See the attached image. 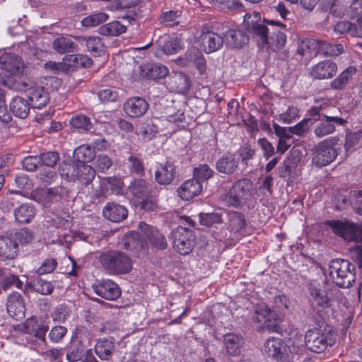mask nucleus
Listing matches in <instances>:
<instances>
[{
	"label": "nucleus",
	"mask_w": 362,
	"mask_h": 362,
	"mask_svg": "<svg viewBox=\"0 0 362 362\" xmlns=\"http://www.w3.org/2000/svg\"><path fill=\"white\" fill-rule=\"evenodd\" d=\"M244 339L236 334H228L224 337V345L228 354L238 356Z\"/></svg>",
	"instance_id": "a18cd8bd"
},
{
	"label": "nucleus",
	"mask_w": 362,
	"mask_h": 362,
	"mask_svg": "<svg viewBox=\"0 0 362 362\" xmlns=\"http://www.w3.org/2000/svg\"><path fill=\"white\" fill-rule=\"evenodd\" d=\"M214 175V171L208 164H200L199 166L194 168L193 177L199 180V182L202 183L206 181Z\"/></svg>",
	"instance_id": "4d7b16f0"
},
{
	"label": "nucleus",
	"mask_w": 362,
	"mask_h": 362,
	"mask_svg": "<svg viewBox=\"0 0 362 362\" xmlns=\"http://www.w3.org/2000/svg\"><path fill=\"white\" fill-rule=\"evenodd\" d=\"M339 138L332 136L319 142L312 150V163L317 167H324L335 160L338 156V151L335 146Z\"/></svg>",
	"instance_id": "423d86ee"
},
{
	"label": "nucleus",
	"mask_w": 362,
	"mask_h": 362,
	"mask_svg": "<svg viewBox=\"0 0 362 362\" xmlns=\"http://www.w3.org/2000/svg\"><path fill=\"white\" fill-rule=\"evenodd\" d=\"M32 106L22 97H15L10 103V110L13 114L19 118H26Z\"/></svg>",
	"instance_id": "f704fd0d"
},
{
	"label": "nucleus",
	"mask_w": 362,
	"mask_h": 362,
	"mask_svg": "<svg viewBox=\"0 0 362 362\" xmlns=\"http://www.w3.org/2000/svg\"><path fill=\"white\" fill-rule=\"evenodd\" d=\"M63 61L66 65L74 68H88L93 64V60L89 57L81 54H66Z\"/></svg>",
	"instance_id": "e433bc0d"
},
{
	"label": "nucleus",
	"mask_w": 362,
	"mask_h": 362,
	"mask_svg": "<svg viewBox=\"0 0 362 362\" xmlns=\"http://www.w3.org/2000/svg\"><path fill=\"white\" fill-rule=\"evenodd\" d=\"M70 341L87 349L91 345L92 334L86 327L77 325L71 333Z\"/></svg>",
	"instance_id": "7c9ffc66"
},
{
	"label": "nucleus",
	"mask_w": 362,
	"mask_h": 362,
	"mask_svg": "<svg viewBox=\"0 0 362 362\" xmlns=\"http://www.w3.org/2000/svg\"><path fill=\"white\" fill-rule=\"evenodd\" d=\"M34 238L33 233L28 228H21L15 233V241L21 245H26L32 242Z\"/></svg>",
	"instance_id": "052dcab7"
},
{
	"label": "nucleus",
	"mask_w": 362,
	"mask_h": 362,
	"mask_svg": "<svg viewBox=\"0 0 362 362\" xmlns=\"http://www.w3.org/2000/svg\"><path fill=\"white\" fill-rule=\"evenodd\" d=\"M123 248L136 252L145 251L147 249V242L141 237L139 233L128 232L123 238Z\"/></svg>",
	"instance_id": "5701e85b"
},
{
	"label": "nucleus",
	"mask_w": 362,
	"mask_h": 362,
	"mask_svg": "<svg viewBox=\"0 0 362 362\" xmlns=\"http://www.w3.org/2000/svg\"><path fill=\"white\" fill-rule=\"evenodd\" d=\"M226 43L232 48H241L249 42L248 36L241 30L230 29L226 35Z\"/></svg>",
	"instance_id": "c85d7f7f"
},
{
	"label": "nucleus",
	"mask_w": 362,
	"mask_h": 362,
	"mask_svg": "<svg viewBox=\"0 0 362 362\" xmlns=\"http://www.w3.org/2000/svg\"><path fill=\"white\" fill-rule=\"evenodd\" d=\"M319 49V40L313 38H305L298 42L297 53L301 56L305 54H317Z\"/></svg>",
	"instance_id": "ea45409f"
},
{
	"label": "nucleus",
	"mask_w": 362,
	"mask_h": 362,
	"mask_svg": "<svg viewBox=\"0 0 362 362\" xmlns=\"http://www.w3.org/2000/svg\"><path fill=\"white\" fill-rule=\"evenodd\" d=\"M18 244L8 237L0 236V257L13 259L17 257Z\"/></svg>",
	"instance_id": "c756f323"
},
{
	"label": "nucleus",
	"mask_w": 362,
	"mask_h": 362,
	"mask_svg": "<svg viewBox=\"0 0 362 362\" xmlns=\"http://www.w3.org/2000/svg\"><path fill=\"white\" fill-rule=\"evenodd\" d=\"M40 158L42 165L54 167L59 160V154L57 151H48L41 153Z\"/></svg>",
	"instance_id": "69168bd1"
},
{
	"label": "nucleus",
	"mask_w": 362,
	"mask_h": 362,
	"mask_svg": "<svg viewBox=\"0 0 362 362\" xmlns=\"http://www.w3.org/2000/svg\"><path fill=\"white\" fill-rule=\"evenodd\" d=\"M226 199L228 205L235 208L251 204L255 200L252 181L250 178L236 180L230 189Z\"/></svg>",
	"instance_id": "7ed1b4c3"
},
{
	"label": "nucleus",
	"mask_w": 362,
	"mask_h": 362,
	"mask_svg": "<svg viewBox=\"0 0 362 362\" xmlns=\"http://www.w3.org/2000/svg\"><path fill=\"white\" fill-rule=\"evenodd\" d=\"M122 168L125 174L140 177L145 175V166L143 160L132 154L123 160Z\"/></svg>",
	"instance_id": "a878e982"
},
{
	"label": "nucleus",
	"mask_w": 362,
	"mask_h": 362,
	"mask_svg": "<svg viewBox=\"0 0 362 362\" xmlns=\"http://www.w3.org/2000/svg\"><path fill=\"white\" fill-rule=\"evenodd\" d=\"M151 189L148 183L144 179L135 178L134 179L128 186L127 192L135 199V202H138L141 199L148 198L151 196Z\"/></svg>",
	"instance_id": "aec40b11"
},
{
	"label": "nucleus",
	"mask_w": 362,
	"mask_h": 362,
	"mask_svg": "<svg viewBox=\"0 0 362 362\" xmlns=\"http://www.w3.org/2000/svg\"><path fill=\"white\" fill-rule=\"evenodd\" d=\"M148 109V103L141 97H132L127 99L123 105L124 112L132 117L144 115Z\"/></svg>",
	"instance_id": "dca6fc26"
},
{
	"label": "nucleus",
	"mask_w": 362,
	"mask_h": 362,
	"mask_svg": "<svg viewBox=\"0 0 362 362\" xmlns=\"http://www.w3.org/2000/svg\"><path fill=\"white\" fill-rule=\"evenodd\" d=\"M349 202L356 214L362 216V190H351Z\"/></svg>",
	"instance_id": "680f3d73"
},
{
	"label": "nucleus",
	"mask_w": 362,
	"mask_h": 362,
	"mask_svg": "<svg viewBox=\"0 0 362 362\" xmlns=\"http://www.w3.org/2000/svg\"><path fill=\"white\" fill-rule=\"evenodd\" d=\"M199 40L206 53H212L220 49L223 44V38L211 30L208 25L203 27Z\"/></svg>",
	"instance_id": "ddd939ff"
},
{
	"label": "nucleus",
	"mask_w": 362,
	"mask_h": 362,
	"mask_svg": "<svg viewBox=\"0 0 362 362\" xmlns=\"http://www.w3.org/2000/svg\"><path fill=\"white\" fill-rule=\"evenodd\" d=\"M75 164H87L95 158L94 149L89 145H81L74 151Z\"/></svg>",
	"instance_id": "58836bf2"
},
{
	"label": "nucleus",
	"mask_w": 362,
	"mask_h": 362,
	"mask_svg": "<svg viewBox=\"0 0 362 362\" xmlns=\"http://www.w3.org/2000/svg\"><path fill=\"white\" fill-rule=\"evenodd\" d=\"M344 52V47L341 44H332L327 41L319 40V49L317 54L325 56H338Z\"/></svg>",
	"instance_id": "8fccbe9b"
},
{
	"label": "nucleus",
	"mask_w": 362,
	"mask_h": 362,
	"mask_svg": "<svg viewBox=\"0 0 362 362\" xmlns=\"http://www.w3.org/2000/svg\"><path fill=\"white\" fill-rule=\"evenodd\" d=\"M108 16L106 13L100 12L85 17L81 23L84 27H93L105 22Z\"/></svg>",
	"instance_id": "13d9d810"
},
{
	"label": "nucleus",
	"mask_w": 362,
	"mask_h": 362,
	"mask_svg": "<svg viewBox=\"0 0 362 362\" xmlns=\"http://www.w3.org/2000/svg\"><path fill=\"white\" fill-rule=\"evenodd\" d=\"M272 309L265 303H257L251 319L255 323H264L262 329L269 332H279L281 329L277 319L271 318Z\"/></svg>",
	"instance_id": "9d476101"
},
{
	"label": "nucleus",
	"mask_w": 362,
	"mask_h": 362,
	"mask_svg": "<svg viewBox=\"0 0 362 362\" xmlns=\"http://www.w3.org/2000/svg\"><path fill=\"white\" fill-rule=\"evenodd\" d=\"M6 309L8 315L16 320L24 317L25 308L23 299L18 292H13L8 296Z\"/></svg>",
	"instance_id": "a211bd4d"
},
{
	"label": "nucleus",
	"mask_w": 362,
	"mask_h": 362,
	"mask_svg": "<svg viewBox=\"0 0 362 362\" xmlns=\"http://www.w3.org/2000/svg\"><path fill=\"white\" fill-rule=\"evenodd\" d=\"M107 190H110L111 194L115 195H122L124 194L125 185L123 180L119 177H108L103 180Z\"/></svg>",
	"instance_id": "3c124183"
},
{
	"label": "nucleus",
	"mask_w": 362,
	"mask_h": 362,
	"mask_svg": "<svg viewBox=\"0 0 362 362\" xmlns=\"http://www.w3.org/2000/svg\"><path fill=\"white\" fill-rule=\"evenodd\" d=\"M92 288L95 294L109 300H116L122 293L119 286L110 279L98 281Z\"/></svg>",
	"instance_id": "f8f14e48"
},
{
	"label": "nucleus",
	"mask_w": 362,
	"mask_h": 362,
	"mask_svg": "<svg viewBox=\"0 0 362 362\" xmlns=\"http://www.w3.org/2000/svg\"><path fill=\"white\" fill-rule=\"evenodd\" d=\"M27 86L26 83H23L25 90L28 91V97L33 108L41 109L47 104L49 100V93L43 87L37 86L27 89Z\"/></svg>",
	"instance_id": "412c9836"
},
{
	"label": "nucleus",
	"mask_w": 362,
	"mask_h": 362,
	"mask_svg": "<svg viewBox=\"0 0 362 362\" xmlns=\"http://www.w3.org/2000/svg\"><path fill=\"white\" fill-rule=\"evenodd\" d=\"M36 214L35 208L30 204H23L14 210V216L20 223H30Z\"/></svg>",
	"instance_id": "c9c22d12"
},
{
	"label": "nucleus",
	"mask_w": 362,
	"mask_h": 362,
	"mask_svg": "<svg viewBox=\"0 0 362 362\" xmlns=\"http://www.w3.org/2000/svg\"><path fill=\"white\" fill-rule=\"evenodd\" d=\"M175 84V90L177 93L186 95L189 93L192 86L190 78L183 72H177L173 77Z\"/></svg>",
	"instance_id": "37998d69"
},
{
	"label": "nucleus",
	"mask_w": 362,
	"mask_h": 362,
	"mask_svg": "<svg viewBox=\"0 0 362 362\" xmlns=\"http://www.w3.org/2000/svg\"><path fill=\"white\" fill-rule=\"evenodd\" d=\"M309 300L311 303V310L309 314L317 320L320 312L329 308L334 302V296L331 289L316 281H311L307 285Z\"/></svg>",
	"instance_id": "f03ea898"
},
{
	"label": "nucleus",
	"mask_w": 362,
	"mask_h": 362,
	"mask_svg": "<svg viewBox=\"0 0 362 362\" xmlns=\"http://www.w3.org/2000/svg\"><path fill=\"white\" fill-rule=\"evenodd\" d=\"M98 260L104 270L112 275L127 274L133 268L131 257L125 252L119 250L103 252L99 255Z\"/></svg>",
	"instance_id": "f257e3e1"
},
{
	"label": "nucleus",
	"mask_w": 362,
	"mask_h": 362,
	"mask_svg": "<svg viewBox=\"0 0 362 362\" xmlns=\"http://www.w3.org/2000/svg\"><path fill=\"white\" fill-rule=\"evenodd\" d=\"M52 47L57 52L65 54L74 52L77 45L71 38L62 36L53 41Z\"/></svg>",
	"instance_id": "79ce46f5"
},
{
	"label": "nucleus",
	"mask_w": 362,
	"mask_h": 362,
	"mask_svg": "<svg viewBox=\"0 0 362 362\" xmlns=\"http://www.w3.org/2000/svg\"><path fill=\"white\" fill-rule=\"evenodd\" d=\"M300 117V110L296 106H288L286 110L279 115L280 120L285 124H291Z\"/></svg>",
	"instance_id": "bf43d9fd"
},
{
	"label": "nucleus",
	"mask_w": 362,
	"mask_h": 362,
	"mask_svg": "<svg viewBox=\"0 0 362 362\" xmlns=\"http://www.w3.org/2000/svg\"><path fill=\"white\" fill-rule=\"evenodd\" d=\"M115 349L113 338H103L97 341L95 344V352L101 360H108Z\"/></svg>",
	"instance_id": "72a5a7b5"
},
{
	"label": "nucleus",
	"mask_w": 362,
	"mask_h": 362,
	"mask_svg": "<svg viewBox=\"0 0 362 362\" xmlns=\"http://www.w3.org/2000/svg\"><path fill=\"white\" fill-rule=\"evenodd\" d=\"M67 333L66 327L62 325L53 327L48 333L49 340L53 343H59L62 341L63 338Z\"/></svg>",
	"instance_id": "e2e57ef3"
},
{
	"label": "nucleus",
	"mask_w": 362,
	"mask_h": 362,
	"mask_svg": "<svg viewBox=\"0 0 362 362\" xmlns=\"http://www.w3.org/2000/svg\"><path fill=\"white\" fill-rule=\"evenodd\" d=\"M16 329L25 334H33L43 344H46L47 343L46 334L49 329V325L45 320L31 316L18 325Z\"/></svg>",
	"instance_id": "1a4fd4ad"
},
{
	"label": "nucleus",
	"mask_w": 362,
	"mask_h": 362,
	"mask_svg": "<svg viewBox=\"0 0 362 362\" xmlns=\"http://www.w3.org/2000/svg\"><path fill=\"white\" fill-rule=\"evenodd\" d=\"M182 48L181 40L178 38H172L166 40L162 45L158 46L156 55H172L177 54Z\"/></svg>",
	"instance_id": "a19ab883"
},
{
	"label": "nucleus",
	"mask_w": 362,
	"mask_h": 362,
	"mask_svg": "<svg viewBox=\"0 0 362 362\" xmlns=\"http://www.w3.org/2000/svg\"><path fill=\"white\" fill-rule=\"evenodd\" d=\"M1 68L10 73L18 74L22 72L23 62L22 59L16 54L5 53L0 57Z\"/></svg>",
	"instance_id": "b1692460"
},
{
	"label": "nucleus",
	"mask_w": 362,
	"mask_h": 362,
	"mask_svg": "<svg viewBox=\"0 0 362 362\" xmlns=\"http://www.w3.org/2000/svg\"><path fill=\"white\" fill-rule=\"evenodd\" d=\"M285 350L284 341L281 339L274 337L268 338L262 346L263 354L276 361H279L283 358Z\"/></svg>",
	"instance_id": "2eb2a0df"
},
{
	"label": "nucleus",
	"mask_w": 362,
	"mask_h": 362,
	"mask_svg": "<svg viewBox=\"0 0 362 362\" xmlns=\"http://www.w3.org/2000/svg\"><path fill=\"white\" fill-rule=\"evenodd\" d=\"M239 159L233 153H227L218 158L215 165L216 170L221 174L232 175L238 168Z\"/></svg>",
	"instance_id": "393cba45"
},
{
	"label": "nucleus",
	"mask_w": 362,
	"mask_h": 362,
	"mask_svg": "<svg viewBox=\"0 0 362 362\" xmlns=\"http://www.w3.org/2000/svg\"><path fill=\"white\" fill-rule=\"evenodd\" d=\"M321 123L315 129L314 134L317 138H322L334 133L336 127L344 126L346 120L338 115L330 116L323 114Z\"/></svg>",
	"instance_id": "9b49d317"
},
{
	"label": "nucleus",
	"mask_w": 362,
	"mask_h": 362,
	"mask_svg": "<svg viewBox=\"0 0 362 362\" xmlns=\"http://www.w3.org/2000/svg\"><path fill=\"white\" fill-rule=\"evenodd\" d=\"M337 64L331 59H325L312 66L310 76L318 80L333 78L337 72Z\"/></svg>",
	"instance_id": "4468645a"
},
{
	"label": "nucleus",
	"mask_w": 362,
	"mask_h": 362,
	"mask_svg": "<svg viewBox=\"0 0 362 362\" xmlns=\"http://www.w3.org/2000/svg\"><path fill=\"white\" fill-rule=\"evenodd\" d=\"M333 233L348 242L362 240V227L347 220H328L325 222Z\"/></svg>",
	"instance_id": "0eeeda50"
},
{
	"label": "nucleus",
	"mask_w": 362,
	"mask_h": 362,
	"mask_svg": "<svg viewBox=\"0 0 362 362\" xmlns=\"http://www.w3.org/2000/svg\"><path fill=\"white\" fill-rule=\"evenodd\" d=\"M143 75L151 79L156 80L165 77L168 73V69L165 65L146 64L142 67Z\"/></svg>",
	"instance_id": "4c0bfd02"
},
{
	"label": "nucleus",
	"mask_w": 362,
	"mask_h": 362,
	"mask_svg": "<svg viewBox=\"0 0 362 362\" xmlns=\"http://www.w3.org/2000/svg\"><path fill=\"white\" fill-rule=\"evenodd\" d=\"M334 30L339 34H349L353 37H361L362 29L358 28V25L349 21H341L337 23Z\"/></svg>",
	"instance_id": "de8ad7c7"
},
{
	"label": "nucleus",
	"mask_w": 362,
	"mask_h": 362,
	"mask_svg": "<svg viewBox=\"0 0 362 362\" xmlns=\"http://www.w3.org/2000/svg\"><path fill=\"white\" fill-rule=\"evenodd\" d=\"M95 171L88 164H75L74 180L84 185L90 184L95 178Z\"/></svg>",
	"instance_id": "2f4dec72"
},
{
	"label": "nucleus",
	"mask_w": 362,
	"mask_h": 362,
	"mask_svg": "<svg viewBox=\"0 0 362 362\" xmlns=\"http://www.w3.org/2000/svg\"><path fill=\"white\" fill-rule=\"evenodd\" d=\"M88 50L94 57L101 56L104 52V45L99 37H84Z\"/></svg>",
	"instance_id": "6e6d98bb"
},
{
	"label": "nucleus",
	"mask_w": 362,
	"mask_h": 362,
	"mask_svg": "<svg viewBox=\"0 0 362 362\" xmlns=\"http://www.w3.org/2000/svg\"><path fill=\"white\" fill-rule=\"evenodd\" d=\"M356 71V68L354 66L346 67L330 82L331 88L336 90L344 89Z\"/></svg>",
	"instance_id": "473e14b6"
},
{
	"label": "nucleus",
	"mask_w": 362,
	"mask_h": 362,
	"mask_svg": "<svg viewBox=\"0 0 362 362\" xmlns=\"http://www.w3.org/2000/svg\"><path fill=\"white\" fill-rule=\"evenodd\" d=\"M175 165L167 161L157 168L155 172V179L160 185H169L175 178Z\"/></svg>",
	"instance_id": "cd10ccee"
},
{
	"label": "nucleus",
	"mask_w": 362,
	"mask_h": 362,
	"mask_svg": "<svg viewBox=\"0 0 362 362\" xmlns=\"http://www.w3.org/2000/svg\"><path fill=\"white\" fill-rule=\"evenodd\" d=\"M26 286L30 287L34 291L45 296L50 295L54 290V286L50 281L40 276L28 283Z\"/></svg>",
	"instance_id": "c03bdc74"
},
{
	"label": "nucleus",
	"mask_w": 362,
	"mask_h": 362,
	"mask_svg": "<svg viewBox=\"0 0 362 362\" xmlns=\"http://www.w3.org/2000/svg\"><path fill=\"white\" fill-rule=\"evenodd\" d=\"M104 217L112 222L119 223L127 218V209L119 204L107 202L103 210Z\"/></svg>",
	"instance_id": "4be33fe9"
},
{
	"label": "nucleus",
	"mask_w": 362,
	"mask_h": 362,
	"mask_svg": "<svg viewBox=\"0 0 362 362\" xmlns=\"http://www.w3.org/2000/svg\"><path fill=\"white\" fill-rule=\"evenodd\" d=\"M305 342L307 348L315 353H322L334 344L333 332L329 326L310 329L306 332Z\"/></svg>",
	"instance_id": "39448f33"
},
{
	"label": "nucleus",
	"mask_w": 362,
	"mask_h": 362,
	"mask_svg": "<svg viewBox=\"0 0 362 362\" xmlns=\"http://www.w3.org/2000/svg\"><path fill=\"white\" fill-rule=\"evenodd\" d=\"M287 42L286 35L281 31H274L272 34L268 37V47L273 52H278L283 49Z\"/></svg>",
	"instance_id": "09e8293b"
},
{
	"label": "nucleus",
	"mask_w": 362,
	"mask_h": 362,
	"mask_svg": "<svg viewBox=\"0 0 362 362\" xmlns=\"http://www.w3.org/2000/svg\"><path fill=\"white\" fill-rule=\"evenodd\" d=\"M126 30L127 27L125 25L117 21H115L100 26L98 33L105 36H118L124 33Z\"/></svg>",
	"instance_id": "49530a36"
},
{
	"label": "nucleus",
	"mask_w": 362,
	"mask_h": 362,
	"mask_svg": "<svg viewBox=\"0 0 362 362\" xmlns=\"http://www.w3.org/2000/svg\"><path fill=\"white\" fill-rule=\"evenodd\" d=\"M140 228L153 247L158 250H164L167 247L166 238L156 228L143 222L140 223Z\"/></svg>",
	"instance_id": "6ab92c4d"
},
{
	"label": "nucleus",
	"mask_w": 362,
	"mask_h": 362,
	"mask_svg": "<svg viewBox=\"0 0 362 362\" xmlns=\"http://www.w3.org/2000/svg\"><path fill=\"white\" fill-rule=\"evenodd\" d=\"M202 190V183L195 178L185 181L177 192L182 199L189 200L197 196Z\"/></svg>",
	"instance_id": "bb28decb"
},
{
	"label": "nucleus",
	"mask_w": 362,
	"mask_h": 362,
	"mask_svg": "<svg viewBox=\"0 0 362 362\" xmlns=\"http://www.w3.org/2000/svg\"><path fill=\"white\" fill-rule=\"evenodd\" d=\"M86 348L76 344L70 341L69 346L66 349V358L69 362H78L81 361L86 351Z\"/></svg>",
	"instance_id": "864d4df0"
},
{
	"label": "nucleus",
	"mask_w": 362,
	"mask_h": 362,
	"mask_svg": "<svg viewBox=\"0 0 362 362\" xmlns=\"http://www.w3.org/2000/svg\"><path fill=\"white\" fill-rule=\"evenodd\" d=\"M344 148L346 151H354L362 147V129L346 134Z\"/></svg>",
	"instance_id": "603ef678"
},
{
	"label": "nucleus",
	"mask_w": 362,
	"mask_h": 362,
	"mask_svg": "<svg viewBox=\"0 0 362 362\" xmlns=\"http://www.w3.org/2000/svg\"><path fill=\"white\" fill-rule=\"evenodd\" d=\"M173 248L181 255L189 254L194 246L195 235L191 229L179 226L171 233Z\"/></svg>",
	"instance_id": "6e6552de"
},
{
	"label": "nucleus",
	"mask_w": 362,
	"mask_h": 362,
	"mask_svg": "<svg viewBox=\"0 0 362 362\" xmlns=\"http://www.w3.org/2000/svg\"><path fill=\"white\" fill-rule=\"evenodd\" d=\"M70 125L80 131L88 132L92 128L90 118L83 114H76L71 117L69 121Z\"/></svg>",
	"instance_id": "5fc2aeb1"
},
{
	"label": "nucleus",
	"mask_w": 362,
	"mask_h": 362,
	"mask_svg": "<svg viewBox=\"0 0 362 362\" xmlns=\"http://www.w3.org/2000/svg\"><path fill=\"white\" fill-rule=\"evenodd\" d=\"M354 266L347 259H332L329 265V274L339 287L349 288L355 281Z\"/></svg>",
	"instance_id": "20e7f679"
},
{
	"label": "nucleus",
	"mask_w": 362,
	"mask_h": 362,
	"mask_svg": "<svg viewBox=\"0 0 362 362\" xmlns=\"http://www.w3.org/2000/svg\"><path fill=\"white\" fill-rule=\"evenodd\" d=\"M265 24L276 25L283 30H286L287 28V25L284 23L278 21L264 18V21L261 23L252 27V29L247 31L249 34L257 37L261 41L262 45H266L267 42H268L269 30Z\"/></svg>",
	"instance_id": "f3484780"
},
{
	"label": "nucleus",
	"mask_w": 362,
	"mask_h": 362,
	"mask_svg": "<svg viewBox=\"0 0 362 362\" xmlns=\"http://www.w3.org/2000/svg\"><path fill=\"white\" fill-rule=\"evenodd\" d=\"M98 97L103 103H110L115 101L118 97V92L112 88H107L100 90L98 92Z\"/></svg>",
	"instance_id": "0e129e2a"
},
{
	"label": "nucleus",
	"mask_w": 362,
	"mask_h": 362,
	"mask_svg": "<svg viewBox=\"0 0 362 362\" xmlns=\"http://www.w3.org/2000/svg\"><path fill=\"white\" fill-rule=\"evenodd\" d=\"M257 144L260 146L263 157L268 160L275 154V148L272 144L267 139L263 137L257 140Z\"/></svg>",
	"instance_id": "774afa93"
},
{
	"label": "nucleus",
	"mask_w": 362,
	"mask_h": 362,
	"mask_svg": "<svg viewBox=\"0 0 362 362\" xmlns=\"http://www.w3.org/2000/svg\"><path fill=\"white\" fill-rule=\"evenodd\" d=\"M58 263L54 258H48L43 261L36 272L39 275L50 274L57 267Z\"/></svg>",
	"instance_id": "338daca9"
}]
</instances>
